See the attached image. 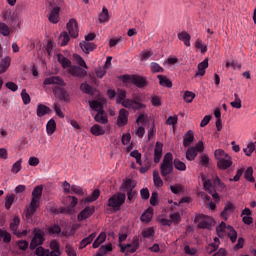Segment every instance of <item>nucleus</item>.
I'll use <instances>...</instances> for the list:
<instances>
[{
	"label": "nucleus",
	"instance_id": "obj_56",
	"mask_svg": "<svg viewBox=\"0 0 256 256\" xmlns=\"http://www.w3.org/2000/svg\"><path fill=\"white\" fill-rule=\"evenodd\" d=\"M155 235V229L153 227L146 228L142 231V237L144 239H149V237H153Z\"/></svg>",
	"mask_w": 256,
	"mask_h": 256
},
{
	"label": "nucleus",
	"instance_id": "obj_31",
	"mask_svg": "<svg viewBox=\"0 0 256 256\" xmlns=\"http://www.w3.org/2000/svg\"><path fill=\"white\" fill-rule=\"evenodd\" d=\"M8 67H11V57L7 56L0 62V75L7 71Z\"/></svg>",
	"mask_w": 256,
	"mask_h": 256
},
{
	"label": "nucleus",
	"instance_id": "obj_17",
	"mask_svg": "<svg viewBox=\"0 0 256 256\" xmlns=\"http://www.w3.org/2000/svg\"><path fill=\"white\" fill-rule=\"evenodd\" d=\"M65 5L64 0H47L46 2V9L53 10L57 9L58 11H61V7Z\"/></svg>",
	"mask_w": 256,
	"mask_h": 256
},
{
	"label": "nucleus",
	"instance_id": "obj_30",
	"mask_svg": "<svg viewBox=\"0 0 256 256\" xmlns=\"http://www.w3.org/2000/svg\"><path fill=\"white\" fill-rule=\"evenodd\" d=\"M151 219H153V209L148 208L140 217V221L142 223H151Z\"/></svg>",
	"mask_w": 256,
	"mask_h": 256
},
{
	"label": "nucleus",
	"instance_id": "obj_55",
	"mask_svg": "<svg viewBox=\"0 0 256 256\" xmlns=\"http://www.w3.org/2000/svg\"><path fill=\"white\" fill-rule=\"evenodd\" d=\"M23 163V159H19L18 161H16L11 168V173H14L15 175H17V173H19V171H21V164Z\"/></svg>",
	"mask_w": 256,
	"mask_h": 256
},
{
	"label": "nucleus",
	"instance_id": "obj_28",
	"mask_svg": "<svg viewBox=\"0 0 256 256\" xmlns=\"http://www.w3.org/2000/svg\"><path fill=\"white\" fill-rule=\"evenodd\" d=\"M178 39L183 41L186 47H191V35L189 33L185 31L178 33Z\"/></svg>",
	"mask_w": 256,
	"mask_h": 256
},
{
	"label": "nucleus",
	"instance_id": "obj_35",
	"mask_svg": "<svg viewBox=\"0 0 256 256\" xmlns=\"http://www.w3.org/2000/svg\"><path fill=\"white\" fill-rule=\"evenodd\" d=\"M157 77L159 79V84L161 85V87H167L168 89H171V87H173V82H171V80H169L166 76L158 75Z\"/></svg>",
	"mask_w": 256,
	"mask_h": 256
},
{
	"label": "nucleus",
	"instance_id": "obj_47",
	"mask_svg": "<svg viewBox=\"0 0 256 256\" xmlns=\"http://www.w3.org/2000/svg\"><path fill=\"white\" fill-rule=\"evenodd\" d=\"M122 187L124 191H133L134 187H136V184L131 179H127L123 182Z\"/></svg>",
	"mask_w": 256,
	"mask_h": 256
},
{
	"label": "nucleus",
	"instance_id": "obj_29",
	"mask_svg": "<svg viewBox=\"0 0 256 256\" xmlns=\"http://www.w3.org/2000/svg\"><path fill=\"white\" fill-rule=\"evenodd\" d=\"M58 41H59L61 47H65L69 44V41H71V37L69 36V33L67 31H63L60 34Z\"/></svg>",
	"mask_w": 256,
	"mask_h": 256
},
{
	"label": "nucleus",
	"instance_id": "obj_6",
	"mask_svg": "<svg viewBox=\"0 0 256 256\" xmlns=\"http://www.w3.org/2000/svg\"><path fill=\"white\" fill-rule=\"evenodd\" d=\"M141 99L139 97H135L133 99H125L122 102V107H125L126 109H133L134 111H139L140 109H145L147 105L139 102Z\"/></svg>",
	"mask_w": 256,
	"mask_h": 256
},
{
	"label": "nucleus",
	"instance_id": "obj_10",
	"mask_svg": "<svg viewBox=\"0 0 256 256\" xmlns=\"http://www.w3.org/2000/svg\"><path fill=\"white\" fill-rule=\"evenodd\" d=\"M53 93L55 97L60 99V101H65L66 103L69 102V92L60 86L53 87Z\"/></svg>",
	"mask_w": 256,
	"mask_h": 256
},
{
	"label": "nucleus",
	"instance_id": "obj_14",
	"mask_svg": "<svg viewBox=\"0 0 256 256\" xmlns=\"http://www.w3.org/2000/svg\"><path fill=\"white\" fill-rule=\"evenodd\" d=\"M43 85H59L60 87H65V81L59 76H51L44 80Z\"/></svg>",
	"mask_w": 256,
	"mask_h": 256
},
{
	"label": "nucleus",
	"instance_id": "obj_27",
	"mask_svg": "<svg viewBox=\"0 0 256 256\" xmlns=\"http://www.w3.org/2000/svg\"><path fill=\"white\" fill-rule=\"evenodd\" d=\"M193 141H195V135L193 134V130H189L183 137V146L189 147Z\"/></svg>",
	"mask_w": 256,
	"mask_h": 256
},
{
	"label": "nucleus",
	"instance_id": "obj_15",
	"mask_svg": "<svg viewBox=\"0 0 256 256\" xmlns=\"http://www.w3.org/2000/svg\"><path fill=\"white\" fill-rule=\"evenodd\" d=\"M231 165H233V160H231V156H226L224 158H220V160H217V167L222 171H225V169H229Z\"/></svg>",
	"mask_w": 256,
	"mask_h": 256
},
{
	"label": "nucleus",
	"instance_id": "obj_51",
	"mask_svg": "<svg viewBox=\"0 0 256 256\" xmlns=\"http://www.w3.org/2000/svg\"><path fill=\"white\" fill-rule=\"evenodd\" d=\"M0 239H3L4 243H11V233L0 229Z\"/></svg>",
	"mask_w": 256,
	"mask_h": 256
},
{
	"label": "nucleus",
	"instance_id": "obj_54",
	"mask_svg": "<svg viewBox=\"0 0 256 256\" xmlns=\"http://www.w3.org/2000/svg\"><path fill=\"white\" fill-rule=\"evenodd\" d=\"M183 99L186 103H193V99H195V93L187 90L184 92Z\"/></svg>",
	"mask_w": 256,
	"mask_h": 256
},
{
	"label": "nucleus",
	"instance_id": "obj_8",
	"mask_svg": "<svg viewBox=\"0 0 256 256\" xmlns=\"http://www.w3.org/2000/svg\"><path fill=\"white\" fill-rule=\"evenodd\" d=\"M66 29L72 39H77L79 37V26L77 24V20L70 19L66 25Z\"/></svg>",
	"mask_w": 256,
	"mask_h": 256
},
{
	"label": "nucleus",
	"instance_id": "obj_25",
	"mask_svg": "<svg viewBox=\"0 0 256 256\" xmlns=\"http://www.w3.org/2000/svg\"><path fill=\"white\" fill-rule=\"evenodd\" d=\"M96 237H97V233L94 232L90 234L88 237L82 239L79 245V249H85L87 245H91V243H93V239H95Z\"/></svg>",
	"mask_w": 256,
	"mask_h": 256
},
{
	"label": "nucleus",
	"instance_id": "obj_9",
	"mask_svg": "<svg viewBox=\"0 0 256 256\" xmlns=\"http://www.w3.org/2000/svg\"><path fill=\"white\" fill-rule=\"evenodd\" d=\"M119 247L121 249V253H135V251L139 249V238H134L130 244L123 245L120 243Z\"/></svg>",
	"mask_w": 256,
	"mask_h": 256
},
{
	"label": "nucleus",
	"instance_id": "obj_21",
	"mask_svg": "<svg viewBox=\"0 0 256 256\" xmlns=\"http://www.w3.org/2000/svg\"><path fill=\"white\" fill-rule=\"evenodd\" d=\"M94 121H96V123H100L101 125H107V123H109V119L107 118V113H105V110L102 112H97L94 116Z\"/></svg>",
	"mask_w": 256,
	"mask_h": 256
},
{
	"label": "nucleus",
	"instance_id": "obj_19",
	"mask_svg": "<svg viewBox=\"0 0 256 256\" xmlns=\"http://www.w3.org/2000/svg\"><path fill=\"white\" fill-rule=\"evenodd\" d=\"M161 157H163V143L156 142L154 149V163H159Z\"/></svg>",
	"mask_w": 256,
	"mask_h": 256
},
{
	"label": "nucleus",
	"instance_id": "obj_40",
	"mask_svg": "<svg viewBox=\"0 0 256 256\" xmlns=\"http://www.w3.org/2000/svg\"><path fill=\"white\" fill-rule=\"evenodd\" d=\"M172 163L177 171H187V165L183 161L176 158L174 161L172 160Z\"/></svg>",
	"mask_w": 256,
	"mask_h": 256
},
{
	"label": "nucleus",
	"instance_id": "obj_13",
	"mask_svg": "<svg viewBox=\"0 0 256 256\" xmlns=\"http://www.w3.org/2000/svg\"><path fill=\"white\" fill-rule=\"evenodd\" d=\"M128 122H129V111L125 110V108L120 109L118 119H117L118 127H125V125H127Z\"/></svg>",
	"mask_w": 256,
	"mask_h": 256
},
{
	"label": "nucleus",
	"instance_id": "obj_32",
	"mask_svg": "<svg viewBox=\"0 0 256 256\" xmlns=\"http://www.w3.org/2000/svg\"><path fill=\"white\" fill-rule=\"evenodd\" d=\"M207 67H209V61H207V59L198 64V72L196 73V77H203V75H205V69H207Z\"/></svg>",
	"mask_w": 256,
	"mask_h": 256
},
{
	"label": "nucleus",
	"instance_id": "obj_45",
	"mask_svg": "<svg viewBox=\"0 0 256 256\" xmlns=\"http://www.w3.org/2000/svg\"><path fill=\"white\" fill-rule=\"evenodd\" d=\"M80 91L86 93V95H93V87L89 85L87 82H84L80 85Z\"/></svg>",
	"mask_w": 256,
	"mask_h": 256
},
{
	"label": "nucleus",
	"instance_id": "obj_22",
	"mask_svg": "<svg viewBox=\"0 0 256 256\" xmlns=\"http://www.w3.org/2000/svg\"><path fill=\"white\" fill-rule=\"evenodd\" d=\"M57 61L62 65L64 69H71L73 65L71 64V60H69L67 57L63 56V54H57Z\"/></svg>",
	"mask_w": 256,
	"mask_h": 256
},
{
	"label": "nucleus",
	"instance_id": "obj_43",
	"mask_svg": "<svg viewBox=\"0 0 256 256\" xmlns=\"http://www.w3.org/2000/svg\"><path fill=\"white\" fill-rule=\"evenodd\" d=\"M153 181L155 187H163V180L161 179V176H159V171L157 170L153 171Z\"/></svg>",
	"mask_w": 256,
	"mask_h": 256
},
{
	"label": "nucleus",
	"instance_id": "obj_16",
	"mask_svg": "<svg viewBox=\"0 0 256 256\" xmlns=\"http://www.w3.org/2000/svg\"><path fill=\"white\" fill-rule=\"evenodd\" d=\"M99 195H101V191L99 189H95L90 196L81 199L80 204L89 205V203L97 201V199H99Z\"/></svg>",
	"mask_w": 256,
	"mask_h": 256
},
{
	"label": "nucleus",
	"instance_id": "obj_4",
	"mask_svg": "<svg viewBox=\"0 0 256 256\" xmlns=\"http://www.w3.org/2000/svg\"><path fill=\"white\" fill-rule=\"evenodd\" d=\"M126 196L124 193H116L108 199V207L114 211H120L121 206L125 203Z\"/></svg>",
	"mask_w": 256,
	"mask_h": 256
},
{
	"label": "nucleus",
	"instance_id": "obj_3",
	"mask_svg": "<svg viewBox=\"0 0 256 256\" xmlns=\"http://www.w3.org/2000/svg\"><path fill=\"white\" fill-rule=\"evenodd\" d=\"M120 81L123 83H133V85L137 86L138 89H143L144 87H147L149 85V82H147V79L143 76L139 75H129L124 74L118 77Z\"/></svg>",
	"mask_w": 256,
	"mask_h": 256
},
{
	"label": "nucleus",
	"instance_id": "obj_26",
	"mask_svg": "<svg viewBox=\"0 0 256 256\" xmlns=\"http://www.w3.org/2000/svg\"><path fill=\"white\" fill-rule=\"evenodd\" d=\"M89 105L91 107L92 110L96 111V113H101L103 111H105L103 108V102L98 101V100H91L89 101Z\"/></svg>",
	"mask_w": 256,
	"mask_h": 256
},
{
	"label": "nucleus",
	"instance_id": "obj_20",
	"mask_svg": "<svg viewBox=\"0 0 256 256\" xmlns=\"http://www.w3.org/2000/svg\"><path fill=\"white\" fill-rule=\"evenodd\" d=\"M49 113H51V108L41 103L37 105V109H36L37 117H45V115H49Z\"/></svg>",
	"mask_w": 256,
	"mask_h": 256
},
{
	"label": "nucleus",
	"instance_id": "obj_33",
	"mask_svg": "<svg viewBox=\"0 0 256 256\" xmlns=\"http://www.w3.org/2000/svg\"><path fill=\"white\" fill-rule=\"evenodd\" d=\"M106 239H107V234H105V232H101L93 242V245H92L93 249H98L101 243H105Z\"/></svg>",
	"mask_w": 256,
	"mask_h": 256
},
{
	"label": "nucleus",
	"instance_id": "obj_44",
	"mask_svg": "<svg viewBox=\"0 0 256 256\" xmlns=\"http://www.w3.org/2000/svg\"><path fill=\"white\" fill-rule=\"evenodd\" d=\"M111 251H113V244L109 243L107 245H102L98 252L102 255L105 256L107 255V253H111Z\"/></svg>",
	"mask_w": 256,
	"mask_h": 256
},
{
	"label": "nucleus",
	"instance_id": "obj_59",
	"mask_svg": "<svg viewBox=\"0 0 256 256\" xmlns=\"http://www.w3.org/2000/svg\"><path fill=\"white\" fill-rule=\"evenodd\" d=\"M216 231L218 236L223 237V235H225V231H227V224L225 222H221L216 228Z\"/></svg>",
	"mask_w": 256,
	"mask_h": 256
},
{
	"label": "nucleus",
	"instance_id": "obj_36",
	"mask_svg": "<svg viewBox=\"0 0 256 256\" xmlns=\"http://www.w3.org/2000/svg\"><path fill=\"white\" fill-rule=\"evenodd\" d=\"M55 129H57V123H55V120L50 119L46 125L47 134L53 135V133H55Z\"/></svg>",
	"mask_w": 256,
	"mask_h": 256
},
{
	"label": "nucleus",
	"instance_id": "obj_41",
	"mask_svg": "<svg viewBox=\"0 0 256 256\" xmlns=\"http://www.w3.org/2000/svg\"><path fill=\"white\" fill-rule=\"evenodd\" d=\"M229 211H233V204L231 203H228L220 214L224 221H227V219H229Z\"/></svg>",
	"mask_w": 256,
	"mask_h": 256
},
{
	"label": "nucleus",
	"instance_id": "obj_42",
	"mask_svg": "<svg viewBox=\"0 0 256 256\" xmlns=\"http://www.w3.org/2000/svg\"><path fill=\"white\" fill-rule=\"evenodd\" d=\"M228 237L232 243L237 241V231L232 226H227Z\"/></svg>",
	"mask_w": 256,
	"mask_h": 256
},
{
	"label": "nucleus",
	"instance_id": "obj_49",
	"mask_svg": "<svg viewBox=\"0 0 256 256\" xmlns=\"http://www.w3.org/2000/svg\"><path fill=\"white\" fill-rule=\"evenodd\" d=\"M15 203V194H8L5 199V208L11 209V206Z\"/></svg>",
	"mask_w": 256,
	"mask_h": 256
},
{
	"label": "nucleus",
	"instance_id": "obj_38",
	"mask_svg": "<svg viewBox=\"0 0 256 256\" xmlns=\"http://www.w3.org/2000/svg\"><path fill=\"white\" fill-rule=\"evenodd\" d=\"M197 155H198V152L193 147L188 148L186 151L187 161H195V158L197 157Z\"/></svg>",
	"mask_w": 256,
	"mask_h": 256
},
{
	"label": "nucleus",
	"instance_id": "obj_18",
	"mask_svg": "<svg viewBox=\"0 0 256 256\" xmlns=\"http://www.w3.org/2000/svg\"><path fill=\"white\" fill-rule=\"evenodd\" d=\"M2 19L6 23H17V18L15 15H11V8L6 7L2 10Z\"/></svg>",
	"mask_w": 256,
	"mask_h": 256
},
{
	"label": "nucleus",
	"instance_id": "obj_58",
	"mask_svg": "<svg viewBox=\"0 0 256 256\" xmlns=\"http://www.w3.org/2000/svg\"><path fill=\"white\" fill-rule=\"evenodd\" d=\"M127 98V92L125 90H120L117 97H116V103L122 105V103Z\"/></svg>",
	"mask_w": 256,
	"mask_h": 256
},
{
	"label": "nucleus",
	"instance_id": "obj_39",
	"mask_svg": "<svg viewBox=\"0 0 256 256\" xmlns=\"http://www.w3.org/2000/svg\"><path fill=\"white\" fill-rule=\"evenodd\" d=\"M244 179L249 183H255V177H253V167H248L244 173Z\"/></svg>",
	"mask_w": 256,
	"mask_h": 256
},
{
	"label": "nucleus",
	"instance_id": "obj_37",
	"mask_svg": "<svg viewBox=\"0 0 256 256\" xmlns=\"http://www.w3.org/2000/svg\"><path fill=\"white\" fill-rule=\"evenodd\" d=\"M100 23H107L109 21V10L107 7L102 8V12L99 14Z\"/></svg>",
	"mask_w": 256,
	"mask_h": 256
},
{
	"label": "nucleus",
	"instance_id": "obj_60",
	"mask_svg": "<svg viewBox=\"0 0 256 256\" xmlns=\"http://www.w3.org/2000/svg\"><path fill=\"white\" fill-rule=\"evenodd\" d=\"M21 97L24 105H29V103H31V96L29 95V93H27L26 89L22 90Z\"/></svg>",
	"mask_w": 256,
	"mask_h": 256
},
{
	"label": "nucleus",
	"instance_id": "obj_1",
	"mask_svg": "<svg viewBox=\"0 0 256 256\" xmlns=\"http://www.w3.org/2000/svg\"><path fill=\"white\" fill-rule=\"evenodd\" d=\"M43 195V186H36L32 191V199L26 211V217H33L39 207V202Z\"/></svg>",
	"mask_w": 256,
	"mask_h": 256
},
{
	"label": "nucleus",
	"instance_id": "obj_7",
	"mask_svg": "<svg viewBox=\"0 0 256 256\" xmlns=\"http://www.w3.org/2000/svg\"><path fill=\"white\" fill-rule=\"evenodd\" d=\"M67 199L70 201V204L66 208H59L56 213H61L65 215H73L75 213V207L79 203V199L75 196H67Z\"/></svg>",
	"mask_w": 256,
	"mask_h": 256
},
{
	"label": "nucleus",
	"instance_id": "obj_64",
	"mask_svg": "<svg viewBox=\"0 0 256 256\" xmlns=\"http://www.w3.org/2000/svg\"><path fill=\"white\" fill-rule=\"evenodd\" d=\"M35 249V255L37 256H46L49 253V249H45L42 246H37Z\"/></svg>",
	"mask_w": 256,
	"mask_h": 256
},
{
	"label": "nucleus",
	"instance_id": "obj_24",
	"mask_svg": "<svg viewBox=\"0 0 256 256\" xmlns=\"http://www.w3.org/2000/svg\"><path fill=\"white\" fill-rule=\"evenodd\" d=\"M80 48L84 53H89L90 51H95V49H97V45H95V43L82 41L80 42Z\"/></svg>",
	"mask_w": 256,
	"mask_h": 256
},
{
	"label": "nucleus",
	"instance_id": "obj_52",
	"mask_svg": "<svg viewBox=\"0 0 256 256\" xmlns=\"http://www.w3.org/2000/svg\"><path fill=\"white\" fill-rule=\"evenodd\" d=\"M71 191L75 195H78V197H83L85 195V190H83V188L81 186L72 185Z\"/></svg>",
	"mask_w": 256,
	"mask_h": 256
},
{
	"label": "nucleus",
	"instance_id": "obj_2",
	"mask_svg": "<svg viewBox=\"0 0 256 256\" xmlns=\"http://www.w3.org/2000/svg\"><path fill=\"white\" fill-rule=\"evenodd\" d=\"M160 173L165 181H171V173H173V154L168 152L164 155L163 161L160 165Z\"/></svg>",
	"mask_w": 256,
	"mask_h": 256
},
{
	"label": "nucleus",
	"instance_id": "obj_46",
	"mask_svg": "<svg viewBox=\"0 0 256 256\" xmlns=\"http://www.w3.org/2000/svg\"><path fill=\"white\" fill-rule=\"evenodd\" d=\"M73 59H74V61H76L77 65H79V67H83L84 69H89V67L87 66V63H85V60L80 55L74 54Z\"/></svg>",
	"mask_w": 256,
	"mask_h": 256
},
{
	"label": "nucleus",
	"instance_id": "obj_63",
	"mask_svg": "<svg viewBox=\"0 0 256 256\" xmlns=\"http://www.w3.org/2000/svg\"><path fill=\"white\" fill-rule=\"evenodd\" d=\"M150 101H151L153 107H161V105H162L161 96L153 95V96H151Z\"/></svg>",
	"mask_w": 256,
	"mask_h": 256
},
{
	"label": "nucleus",
	"instance_id": "obj_5",
	"mask_svg": "<svg viewBox=\"0 0 256 256\" xmlns=\"http://www.w3.org/2000/svg\"><path fill=\"white\" fill-rule=\"evenodd\" d=\"M33 238L30 242V250L35 251L37 247H40L45 243V232L43 230L35 229L33 232Z\"/></svg>",
	"mask_w": 256,
	"mask_h": 256
},
{
	"label": "nucleus",
	"instance_id": "obj_34",
	"mask_svg": "<svg viewBox=\"0 0 256 256\" xmlns=\"http://www.w3.org/2000/svg\"><path fill=\"white\" fill-rule=\"evenodd\" d=\"M92 135L99 137L101 135H105V129L101 127L99 124H94L90 129Z\"/></svg>",
	"mask_w": 256,
	"mask_h": 256
},
{
	"label": "nucleus",
	"instance_id": "obj_48",
	"mask_svg": "<svg viewBox=\"0 0 256 256\" xmlns=\"http://www.w3.org/2000/svg\"><path fill=\"white\" fill-rule=\"evenodd\" d=\"M0 34L4 37H9V35H11V30L9 29V26L3 22H0Z\"/></svg>",
	"mask_w": 256,
	"mask_h": 256
},
{
	"label": "nucleus",
	"instance_id": "obj_50",
	"mask_svg": "<svg viewBox=\"0 0 256 256\" xmlns=\"http://www.w3.org/2000/svg\"><path fill=\"white\" fill-rule=\"evenodd\" d=\"M19 223H21V219H19V217H14L13 221L10 223V229L13 231L14 235H17Z\"/></svg>",
	"mask_w": 256,
	"mask_h": 256
},
{
	"label": "nucleus",
	"instance_id": "obj_57",
	"mask_svg": "<svg viewBox=\"0 0 256 256\" xmlns=\"http://www.w3.org/2000/svg\"><path fill=\"white\" fill-rule=\"evenodd\" d=\"M235 100L230 103L231 107L234 109H241L242 104H241V98H239V94L235 93L234 94Z\"/></svg>",
	"mask_w": 256,
	"mask_h": 256
},
{
	"label": "nucleus",
	"instance_id": "obj_12",
	"mask_svg": "<svg viewBox=\"0 0 256 256\" xmlns=\"http://www.w3.org/2000/svg\"><path fill=\"white\" fill-rule=\"evenodd\" d=\"M68 73H70L72 77H79L80 79H83V77H87V71L81 66L77 65H72V67L68 69Z\"/></svg>",
	"mask_w": 256,
	"mask_h": 256
},
{
	"label": "nucleus",
	"instance_id": "obj_23",
	"mask_svg": "<svg viewBox=\"0 0 256 256\" xmlns=\"http://www.w3.org/2000/svg\"><path fill=\"white\" fill-rule=\"evenodd\" d=\"M48 11H50V13L48 15V21L50 23H53L54 25H57V23H59V13H61V10L52 9V10H48Z\"/></svg>",
	"mask_w": 256,
	"mask_h": 256
},
{
	"label": "nucleus",
	"instance_id": "obj_61",
	"mask_svg": "<svg viewBox=\"0 0 256 256\" xmlns=\"http://www.w3.org/2000/svg\"><path fill=\"white\" fill-rule=\"evenodd\" d=\"M214 156H215V159H217V161H219L220 159H224L225 157H228L229 154L225 153V150H223V149H217L214 152Z\"/></svg>",
	"mask_w": 256,
	"mask_h": 256
},
{
	"label": "nucleus",
	"instance_id": "obj_62",
	"mask_svg": "<svg viewBox=\"0 0 256 256\" xmlns=\"http://www.w3.org/2000/svg\"><path fill=\"white\" fill-rule=\"evenodd\" d=\"M151 67V71L152 73H163L165 71V69H163V67H161L159 64H157L156 62H152L150 64Z\"/></svg>",
	"mask_w": 256,
	"mask_h": 256
},
{
	"label": "nucleus",
	"instance_id": "obj_53",
	"mask_svg": "<svg viewBox=\"0 0 256 256\" xmlns=\"http://www.w3.org/2000/svg\"><path fill=\"white\" fill-rule=\"evenodd\" d=\"M255 151V143L250 142L246 148L243 149V152L247 157H251L253 155V152Z\"/></svg>",
	"mask_w": 256,
	"mask_h": 256
},
{
	"label": "nucleus",
	"instance_id": "obj_11",
	"mask_svg": "<svg viewBox=\"0 0 256 256\" xmlns=\"http://www.w3.org/2000/svg\"><path fill=\"white\" fill-rule=\"evenodd\" d=\"M95 213V206H86L77 216L78 221H85Z\"/></svg>",
	"mask_w": 256,
	"mask_h": 256
}]
</instances>
